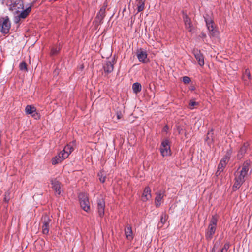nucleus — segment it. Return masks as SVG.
<instances>
[{
    "label": "nucleus",
    "instance_id": "obj_1",
    "mask_svg": "<svg viewBox=\"0 0 252 252\" xmlns=\"http://www.w3.org/2000/svg\"><path fill=\"white\" fill-rule=\"evenodd\" d=\"M249 163L245 162L241 167H239L235 174V183L233 186L234 190L238 189L244 182L245 178L248 175L249 170Z\"/></svg>",
    "mask_w": 252,
    "mask_h": 252
},
{
    "label": "nucleus",
    "instance_id": "obj_2",
    "mask_svg": "<svg viewBox=\"0 0 252 252\" xmlns=\"http://www.w3.org/2000/svg\"><path fill=\"white\" fill-rule=\"evenodd\" d=\"M74 143H70L65 146L63 149L62 150L57 156L52 158V163L55 165L61 162L62 161L66 158L73 151Z\"/></svg>",
    "mask_w": 252,
    "mask_h": 252
},
{
    "label": "nucleus",
    "instance_id": "obj_3",
    "mask_svg": "<svg viewBox=\"0 0 252 252\" xmlns=\"http://www.w3.org/2000/svg\"><path fill=\"white\" fill-rule=\"evenodd\" d=\"M206 26L208 31H209V35L212 37L217 36L219 32L215 29V25L211 16L206 15L204 16Z\"/></svg>",
    "mask_w": 252,
    "mask_h": 252
},
{
    "label": "nucleus",
    "instance_id": "obj_4",
    "mask_svg": "<svg viewBox=\"0 0 252 252\" xmlns=\"http://www.w3.org/2000/svg\"><path fill=\"white\" fill-rule=\"evenodd\" d=\"M217 218L215 216H213L210 221L208 229L206 232V237L208 239H211L215 234L217 223Z\"/></svg>",
    "mask_w": 252,
    "mask_h": 252
},
{
    "label": "nucleus",
    "instance_id": "obj_5",
    "mask_svg": "<svg viewBox=\"0 0 252 252\" xmlns=\"http://www.w3.org/2000/svg\"><path fill=\"white\" fill-rule=\"evenodd\" d=\"M81 207L86 212L90 210V202L88 195L85 193H80L78 196Z\"/></svg>",
    "mask_w": 252,
    "mask_h": 252
},
{
    "label": "nucleus",
    "instance_id": "obj_6",
    "mask_svg": "<svg viewBox=\"0 0 252 252\" xmlns=\"http://www.w3.org/2000/svg\"><path fill=\"white\" fill-rule=\"evenodd\" d=\"M51 220L50 217L47 215H44L42 216L41 219L42 231L44 234H48L49 228L51 226Z\"/></svg>",
    "mask_w": 252,
    "mask_h": 252
},
{
    "label": "nucleus",
    "instance_id": "obj_7",
    "mask_svg": "<svg viewBox=\"0 0 252 252\" xmlns=\"http://www.w3.org/2000/svg\"><path fill=\"white\" fill-rule=\"evenodd\" d=\"M160 151L163 157L168 156L171 155L170 146L168 140L165 139L162 142L160 148Z\"/></svg>",
    "mask_w": 252,
    "mask_h": 252
},
{
    "label": "nucleus",
    "instance_id": "obj_8",
    "mask_svg": "<svg viewBox=\"0 0 252 252\" xmlns=\"http://www.w3.org/2000/svg\"><path fill=\"white\" fill-rule=\"evenodd\" d=\"M0 25L1 26L0 31L2 33L6 34L9 32L11 27V23L7 17L0 20Z\"/></svg>",
    "mask_w": 252,
    "mask_h": 252
},
{
    "label": "nucleus",
    "instance_id": "obj_9",
    "mask_svg": "<svg viewBox=\"0 0 252 252\" xmlns=\"http://www.w3.org/2000/svg\"><path fill=\"white\" fill-rule=\"evenodd\" d=\"M192 53L197 61L198 65L202 67L204 65V57L201 51L197 49H194Z\"/></svg>",
    "mask_w": 252,
    "mask_h": 252
},
{
    "label": "nucleus",
    "instance_id": "obj_10",
    "mask_svg": "<svg viewBox=\"0 0 252 252\" xmlns=\"http://www.w3.org/2000/svg\"><path fill=\"white\" fill-rule=\"evenodd\" d=\"M105 203L104 199L102 196L98 198L97 201V208L99 216L102 217L104 214Z\"/></svg>",
    "mask_w": 252,
    "mask_h": 252
},
{
    "label": "nucleus",
    "instance_id": "obj_11",
    "mask_svg": "<svg viewBox=\"0 0 252 252\" xmlns=\"http://www.w3.org/2000/svg\"><path fill=\"white\" fill-rule=\"evenodd\" d=\"M137 57L139 61L143 63H147L148 61L147 53L146 51L143 50L142 49H140L137 51Z\"/></svg>",
    "mask_w": 252,
    "mask_h": 252
},
{
    "label": "nucleus",
    "instance_id": "obj_12",
    "mask_svg": "<svg viewBox=\"0 0 252 252\" xmlns=\"http://www.w3.org/2000/svg\"><path fill=\"white\" fill-rule=\"evenodd\" d=\"M164 196V192L163 191H159L156 193L155 203L157 208L159 207L161 205L163 202Z\"/></svg>",
    "mask_w": 252,
    "mask_h": 252
},
{
    "label": "nucleus",
    "instance_id": "obj_13",
    "mask_svg": "<svg viewBox=\"0 0 252 252\" xmlns=\"http://www.w3.org/2000/svg\"><path fill=\"white\" fill-rule=\"evenodd\" d=\"M183 19L186 28L189 32H191L193 27L190 19L187 15H184Z\"/></svg>",
    "mask_w": 252,
    "mask_h": 252
},
{
    "label": "nucleus",
    "instance_id": "obj_14",
    "mask_svg": "<svg viewBox=\"0 0 252 252\" xmlns=\"http://www.w3.org/2000/svg\"><path fill=\"white\" fill-rule=\"evenodd\" d=\"M151 198V189L149 187H146L143 191L142 195V200L143 201H147Z\"/></svg>",
    "mask_w": 252,
    "mask_h": 252
},
{
    "label": "nucleus",
    "instance_id": "obj_15",
    "mask_svg": "<svg viewBox=\"0 0 252 252\" xmlns=\"http://www.w3.org/2000/svg\"><path fill=\"white\" fill-rule=\"evenodd\" d=\"M51 184L53 189L55 190V192L60 195L61 193V186L60 182L57 179H52L51 180Z\"/></svg>",
    "mask_w": 252,
    "mask_h": 252
},
{
    "label": "nucleus",
    "instance_id": "obj_16",
    "mask_svg": "<svg viewBox=\"0 0 252 252\" xmlns=\"http://www.w3.org/2000/svg\"><path fill=\"white\" fill-rule=\"evenodd\" d=\"M105 10H106V6H103L102 7L98 13L97 14L96 19L97 22L100 23L103 21V18L105 16Z\"/></svg>",
    "mask_w": 252,
    "mask_h": 252
},
{
    "label": "nucleus",
    "instance_id": "obj_17",
    "mask_svg": "<svg viewBox=\"0 0 252 252\" xmlns=\"http://www.w3.org/2000/svg\"><path fill=\"white\" fill-rule=\"evenodd\" d=\"M25 111L27 114H31L32 116H38V114L36 112V108L31 105H27L25 108Z\"/></svg>",
    "mask_w": 252,
    "mask_h": 252
},
{
    "label": "nucleus",
    "instance_id": "obj_18",
    "mask_svg": "<svg viewBox=\"0 0 252 252\" xmlns=\"http://www.w3.org/2000/svg\"><path fill=\"white\" fill-rule=\"evenodd\" d=\"M135 4L137 6V12L142 11L145 8L144 0H135Z\"/></svg>",
    "mask_w": 252,
    "mask_h": 252
},
{
    "label": "nucleus",
    "instance_id": "obj_19",
    "mask_svg": "<svg viewBox=\"0 0 252 252\" xmlns=\"http://www.w3.org/2000/svg\"><path fill=\"white\" fill-rule=\"evenodd\" d=\"M125 232L126 236L128 240L133 239V233L130 226H127L125 229Z\"/></svg>",
    "mask_w": 252,
    "mask_h": 252
},
{
    "label": "nucleus",
    "instance_id": "obj_20",
    "mask_svg": "<svg viewBox=\"0 0 252 252\" xmlns=\"http://www.w3.org/2000/svg\"><path fill=\"white\" fill-rule=\"evenodd\" d=\"M103 68L105 72L110 73L113 70V64L111 62L108 61L105 63Z\"/></svg>",
    "mask_w": 252,
    "mask_h": 252
},
{
    "label": "nucleus",
    "instance_id": "obj_21",
    "mask_svg": "<svg viewBox=\"0 0 252 252\" xmlns=\"http://www.w3.org/2000/svg\"><path fill=\"white\" fill-rule=\"evenodd\" d=\"M226 164L225 163V161L223 160H220L218 166V169L216 172V175L218 176L220 175L222 171H223V169H224Z\"/></svg>",
    "mask_w": 252,
    "mask_h": 252
},
{
    "label": "nucleus",
    "instance_id": "obj_22",
    "mask_svg": "<svg viewBox=\"0 0 252 252\" xmlns=\"http://www.w3.org/2000/svg\"><path fill=\"white\" fill-rule=\"evenodd\" d=\"M248 147V144L247 143H245L243 145V146L241 148V149H240L239 153L238 154V158H242L243 155L246 152Z\"/></svg>",
    "mask_w": 252,
    "mask_h": 252
},
{
    "label": "nucleus",
    "instance_id": "obj_23",
    "mask_svg": "<svg viewBox=\"0 0 252 252\" xmlns=\"http://www.w3.org/2000/svg\"><path fill=\"white\" fill-rule=\"evenodd\" d=\"M250 78V72L248 69H246L243 75V79L246 84H248Z\"/></svg>",
    "mask_w": 252,
    "mask_h": 252
},
{
    "label": "nucleus",
    "instance_id": "obj_24",
    "mask_svg": "<svg viewBox=\"0 0 252 252\" xmlns=\"http://www.w3.org/2000/svg\"><path fill=\"white\" fill-rule=\"evenodd\" d=\"M32 9L31 6L28 7L25 10H23L19 15L22 19H25L29 15Z\"/></svg>",
    "mask_w": 252,
    "mask_h": 252
},
{
    "label": "nucleus",
    "instance_id": "obj_25",
    "mask_svg": "<svg viewBox=\"0 0 252 252\" xmlns=\"http://www.w3.org/2000/svg\"><path fill=\"white\" fill-rule=\"evenodd\" d=\"M167 218L168 215L166 213H162L160 216V220L158 223V226L160 227H162L163 224L166 222Z\"/></svg>",
    "mask_w": 252,
    "mask_h": 252
},
{
    "label": "nucleus",
    "instance_id": "obj_26",
    "mask_svg": "<svg viewBox=\"0 0 252 252\" xmlns=\"http://www.w3.org/2000/svg\"><path fill=\"white\" fill-rule=\"evenodd\" d=\"M132 89L133 92L137 94L140 92L141 90V85L139 83H134L132 85Z\"/></svg>",
    "mask_w": 252,
    "mask_h": 252
},
{
    "label": "nucleus",
    "instance_id": "obj_27",
    "mask_svg": "<svg viewBox=\"0 0 252 252\" xmlns=\"http://www.w3.org/2000/svg\"><path fill=\"white\" fill-rule=\"evenodd\" d=\"M213 134V133L212 131L208 132L207 134V139L206 140L207 141L208 144L209 145H210L213 142V139L212 138Z\"/></svg>",
    "mask_w": 252,
    "mask_h": 252
},
{
    "label": "nucleus",
    "instance_id": "obj_28",
    "mask_svg": "<svg viewBox=\"0 0 252 252\" xmlns=\"http://www.w3.org/2000/svg\"><path fill=\"white\" fill-rule=\"evenodd\" d=\"M198 105V103L194 100H191L189 103V107L190 109H193L195 107Z\"/></svg>",
    "mask_w": 252,
    "mask_h": 252
},
{
    "label": "nucleus",
    "instance_id": "obj_29",
    "mask_svg": "<svg viewBox=\"0 0 252 252\" xmlns=\"http://www.w3.org/2000/svg\"><path fill=\"white\" fill-rule=\"evenodd\" d=\"M231 154V151H228L226 155L222 158L221 160H223L225 161V163L227 164L228 161H229L230 157V155Z\"/></svg>",
    "mask_w": 252,
    "mask_h": 252
},
{
    "label": "nucleus",
    "instance_id": "obj_30",
    "mask_svg": "<svg viewBox=\"0 0 252 252\" xmlns=\"http://www.w3.org/2000/svg\"><path fill=\"white\" fill-rule=\"evenodd\" d=\"M98 176L99 177V181L102 182L104 183L105 181V174L103 172H100L98 174Z\"/></svg>",
    "mask_w": 252,
    "mask_h": 252
},
{
    "label": "nucleus",
    "instance_id": "obj_31",
    "mask_svg": "<svg viewBox=\"0 0 252 252\" xmlns=\"http://www.w3.org/2000/svg\"><path fill=\"white\" fill-rule=\"evenodd\" d=\"M60 50V47L58 46L53 47L51 49V53L52 55L57 54Z\"/></svg>",
    "mask_w": 252,
    "mask_h": 252
},
{
    "label": "nucleus",
    "instance_id": "obj_32",
    "mask_svg": "<svg viewBox=\"0 0 252 252\" xmlns=\"http://www.w3.org/2000/svg\"><path fill=\"white\" fill-rule=\"evenodd\" d=\"M10 192L8 190L7 191L5 194L4 196V201L5 202H8V201L10 200Z\"/></svg>",
    "mask_w": 252,
    "mask_h": 252
},
{
    "label": "nucleus",
    "instance_id": "obj_33",
    "mask_svg": "<svg viewBox=\"0 0 252 252\" xmlns=\"http://www.w3.org/2000/svg\"><path fill=\"white\" fill-rule=\"evenodd\" d=\"M19 68L21 70L27 71V65L24 62H22L20 63Z\"/></svg>",
    "mask_w": 252,
    "mask_h": 252
},
{
    "label": "nucleus",
    "instance_id": "obj_34",
    "mask_svg": "<svg viewBox=\"0 0 252 252\" xmlns=\"http://www.w3.org/2000/svg\"><path fill=\"white\" fill-rule=\"evenodd\" d=\"M229 248V244L226 243L224 244L223 248L221 250V252H227L228 249Z\"/></svg>",
    "mask_w": 252,
    "mask_h": 252
},
{
    "label": "nucleus",
    "instance_id": "obj_35",
    "mask_svg": "<svg viewBox=\"0 0 252 252\" xmlns=\"http://www.w3.org/2000/svg\"><path fill=\"white\" fill-rule=\"evenodd\" d=\"M190 81V78L188 76H184L183 78V81L185 84H189Z\"/></svg>",
    "mask_w": 252,
    "mask_h": 252
},
{
    "label": "nucleus",
    "instance_id": "obj_36",
    "mask_svg": "<svg viewBox=\"0 0 252 252\" xmlns=\"http://www.w3.org/2000/svg\"><path fill=\"white\" fill-rule=\"evenodd\" d=\"M22 18L18 15L14 17V21L15 23H18Z\"/></svg>",
    "mask_w": 252,
    "mask_h": 252
},
{
    "label": "nucleus",
    "instance_id": "obj_37",
    "mask_svg": "<svg viewBox=\"0 0 252 252\" xmlns=\"http://www.w3.org/2000/svg\"><path fill=\"white\" fill-rule=\"evenodd\" d=\"M116 115H117V120L121 119L122 118V117H123L122 113L121 112H117Z\"/></svg>",
    "mask_w": 252,
    "mask_h": 252
},
{
    "label": "nucleus",
    "instance_id": "obj_38",
    "mask_svg": "<svg viewBox=\"0 0 252 252\" xmlns=\"http://www.w3.org/2000/svg\"><path fill=\"white\" fill-rule=\"evenodd\" d=\"M16 5H19V7H18V8H21V9H23V4L22 1H19L17 4H16Z\"/></svg>",
    "mask_w": 252,
    "mask_h": 252
},
{
    "label": "nucleus",
    "instance_id": "obj_39",
    "mask_svg": "<svg viewBox=\"0 0 252 252\" xmlns=\"http://www.w3.org/2000/svg\"><path fill=\"white\" fill-rule=\"evenodd\" d=\"M168 129V126H165L164 127V128H163V130H164V131H167Z\"/></svg>",
    "mask_w": 252,
    "mask_h": 252
}]
</instances>
